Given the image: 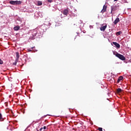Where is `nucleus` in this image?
Instances as JSON below:
<instances>
[{
	"mask_svg": "<svg viewBox=\"0 0 131 131\" xmlns=\"http://www.w3.org/2000/svg\"><path fill=\"white\" fill-rule=\"evenodd\" d=\"M120 21V19H119V18H117L115 21H114V24L115 25H116L117 24V23H118Z\"/></svg>",
	"mask_w": 131,
	"mask_h": 131,
	"instance_id": "6",
	"label": "nucleus"
},
{
	"mask_svg": "<svg viewBox=\"0 0 131 131\" xmlns=\"http://www.w3.org/2000/svg\"><path fill=\"white\" fill-rule=\"evenodd\" d=\"M123 79V77L122 76L119 77L117 83H119V82H120L121 80H122Z\"/></svg>",
	"mask_w": 131,
	"mask_h": 131,
	"instance_id": "9",
	"label": "nucleus"
},
{
	"mask_svg": "<svg viewBox=\"0 0 131 131\" xmlns=\"http://www.w3.org/2000/svg\"><path fill=\"white\" fill-rule=\"evenodd\" d=\"M32 51V50H30V49H29V50H28V51H29V52H31Z\"/></svg>",
	"mask_w": 131,
	"mask_h": 131,
	"instance_id": "23",
	"label": "nucleus"
},
{
	"mask_svg": "<svg viewBox=\"0 0 131 131\" xmlns=\"http://www.w3.org/2000/svg\"><path fill=\"white\" fill-rule=\"evenodd\" d=\"M34 48H35L34 47H32L31 48V50H33V49H34Z\"/></svg>",
	"mask_w": 131,
	"mask_h": 131,
	"instance_id": "24",
	"label": "nucleus"
},
{
	"mask_svg": "<svg viewBox=\"0 0 131 131\" xmlns=\"http://www.w3.org/2000/svg\"><path fill=\"white\" fill-rule=\"evenodd\" d=\"M98 130L99 131H103V128H102V127L98 128Z\"/></svg>",
	"mask_w": 131,
	"mask_h": 131,
	"instance_id": "19",
	"label": "nucleus"
},
{
	"mask_svg": "<svg viewBox=\"0 0 131 131\" xmlns=\"http://www.w3.org/2000/svg\"><path fill=\"white\" fill-rule=\"evenodd\" d=\"M4 64V62L3 61V60H2V59L0 58V65H2Z\"/></svg>",
	"mask_w": 131,
	"mask_h": 131,
	"instance_id": "18",
	"label": "nucleus"
},
{
	"mask_svg": "<svg viewBox=\"0 0 131 131\" xmlns=\"http://www.w3.org/2000/svg\"><path fill=\"white\" fill-rule=\"evenodd\" d=\"M69 12V11H68V9H64L63 12V14L67 16V15H68Z\"/></svg>",
	"mask_w": 131,
	"mask_h": 131,
	"instance_id": "8",
	"label": "nucleus"
},
{
	"mask_svg": "<svg viewBox=\"0 0 131 131\" xmlns=\"http://www.w3.org/2000/svg\"><path fill=\"white\" fill-rule=\"evenodd\" d=\"M0 120L1 121H3V115L0 113Z\"/></svg>",
	"mask_w": 131,
	"mask_h": 131,
	"instance_id": "16",
	"label": "nucleus"
},
{
	"mask_svg": "<svg viewBox=\"0 0 131 131\" xmlns=\"http://www.w3.org/2000/svg\"><path fill=\"white\" fill-rule=\"evenodd\" d=\"M48 3H52V0H48Z\"/></svg>",
	"mask_w": 131,
	"mask_h": 131,
	"instance_id": "20",
	"label": "nucleus"
},
{
	"mask_svg": "<svg viewBox=\"0 0 131 131\" xmlns=\"http://www.w3.org/2000/svg\"><path fill=\"white\" fill-rule=\"evenodd\" d=\"M121 92H122V90H121L120 88H119L117 90V93H118V94L121 93Z\"/></svg>",
	"mask_w": 131,
	"mask_h": 131,
	"instance_id": "12",
	"label": "nucleus"
},
{
	"mask_svg": "<svg viewBox=\"0 0 131 131\" xmlns=\"http://www.w3.org/2000/svg\"><path fill=\"white\" fill-rule=\"evenodd\" d=\"M9 4L10 5H13L14 6L16 5H21L22 4V2L21 1H10L9 2Z\"/></svg>",
	"mask_w": 131,
	"mask_h": 131,
	"instance_id": "2",
	"label": "nucleus"
},
{
	"mask_svg": "<svg viewBox=\"0 0 131 131\" xmlns=\"http://www.w3.org/2000/svg\"><path fill=\"white\" fill-rule=\"evenodd\" d=\"M117 58L120 59V60H122V61H125V57H124V56H123L120 54H117Z\"/></svg>",
	"mask_w": 131,
	"mask_h": 131,
	"instance_id": "3",
	"label": "nucleus"
},
{
	"mask_svg": "<svg viewBox=\"0 0 131 131\" xmlns=\"http://www.w3.org/2000/svg\"><path fill=\"white\" fill-rule=\"evenodd\" d=\"M107 11V6L106 5H104L103 7L102 10L101 11V13L103 14V13H105V12Z\"/></svg>",
	"mask_w": 131,
	"mask_h": 131,
	"instance_id": "4",
	"label": "nucleus"
},
{
	"mask_svg": "<svg viewBox=\"0 0 131 131\" xmlns=\"http://www.w3.org/2000/svg\"><path fill=\"white\" fill-rule=\"evenodd\" d=\"M111 14H112L113 12H115V11H116L119 9V6H112L111 7Z\"/></svg>",
	"mask_w": 131,
	"mask_h": 131,
	"instance_id": "1",
	"label": "nucleus"
},
{
	"mask_svg": "<svg viewBox=\"0 0 131 131\" xmlns=\"http://www.w3.org/2000/svg\"><path fill=\"white\" fill-rule=\"evenodd\" d=\"M19 29H20V27L19 26H16L14 28V30H15V31H18Z\"/></svg>",
	"mask_w": 131,
	"mask_h": 131,
	"instance_id": "11",
	"label": "nucleus"
},
{
	"mask_svg": "<svg viewBox=\"0 0 131 131\" xmlns=\"http://www.w3.org/2000/svg\"><path fill=\"white\" fill-rule=\"evenodd\" d=\"M41 5H42V3H41V2H38V6H41Z\"/></svg>",
	"mask_w": 131,
	"mask_h": 131,
	"instance_id": "17",
	"label": "nucleus"
},
{
	"mask_svg": "<svg viewBox=\"0 0 131 131\" xmlns=\"http://www.w3.org/2000/svg\"><path fill=\"white\" fill-rule=\"evenodd\" d=\"M113 44H114V46H115V47H116V48H117L118 49H119V48H120V45L116 42H113Z\"/></svg>",
	"mask_w": 131,
	"mask_h": 131,
	"instance_id": "5",
	"label": "nucleus"
},
{
	"mask_svg": "<svg viewBox=\"0 0 131 131\" xmlns=\"http://www.w3.org/2000/svg\"><path fill=\"white\" fill-rule=\"evenodd\" d=\"M42 129H43V128H42V127H41V128H40V131L42 130Z\"/></svg>",
	"mask_w": 131,
	"mask_h": 131,
	"instance_id": "22",
	"label": "nucleus"
},
{
	"mask_svg": "<svg viewBox=\"0 0 131 131\" xmlns=\"http://www.w3.org/2000/svg\"><path fill=\"white\" fill-rule=\"evenodd\" d=\"M43 129H47V127L46 126H44L43 127H42Z\"/></svg>",
	"mask_w": 131,
	"mask_h": 131,
	"instance_id": "21",
	"label": "nucleus"
},
{
	"mask_svg": "<svg viewBox=\"0 0 131 131\" xmlns=\"http://www.w3.org/2000/svg\"><path fill=\"white\" fill-rule=\"evenodd\" d=\"M121 33H122V31H119L116 32V34L117 35V36H118L119 35H120L121 34Z\"/></svg>",
	"mask_w": 131,
	"mask_h": 131,
	"instance_id": "13",
	"label": "nucleus"
},
{
	"mask_svg": "<svg viewBox=\"0 0 131 131\" xmlns=\"http://www.w3.org/2000/svg\"><path fill=\"white\" fill-rule=\"evenodd\" d=\"M130 62H131V61Z\"/></svg>",
	"mask_w": 131,
	"mask_h": 131,
	"instance_id": "26",
	"label": "nucleus"
},
{
	"mask_svg": "<svg viewBox=\"0 0 131 131\" xmlns=\"http://www.w3.org/2000/svg\"><path fill=\"white\" fill-rule=\"evenodd\" d=\"M118 0H114V2H117Z\"/></svg>",
	"mask_w": 131,
	"mask_h": 131,
	"instance_id": "25",
	"label": "nucleus"
},
{
	"mask_svg": "<svg viewBox=\"0 0 131 131\" xmlns=\"http://www.w3.org/2000/svg\"><path fill=\"white\" fill-rule=\"evenodd\" d=\"M113 54H114V55H115V56H116V57H117V54H119V53H117V52H116V51H114V52H113Z\"/></svg>",
	"mask_w": 131,
	"mask_h": 131,
	"instance_id": "15",
	"label": "nucleus"
},
{
	"mask_svg": "<svg viewBox=\"0 0 131 131\" xmlns=\"http://www.w3.org/2000/svg\"><path fill=\"white\" fill-rule=\"evenodd\" d=\"M17 62H18V60H17V59H15V62L13 63V65H14L15 66H16V65H17Z\"/></svg>",
	"mask_w": 131,
	"mask_h": 131,
	"instance_id": "14",
	"label": "nucleus"
},
{
	"mask_svg": "<svg viewBox=\"0 0 131 131\" xmlns=\"http://www.w3.org/2000/svg\"><path fill=\"white\" fill-rule=\"evenodd\" d=\"M16 58L15 60L16 61H19V58H20V55H19V52H16Z\"/></svg>",
	"mask_w": 131,
	"mask_h": 131,
	"instance_id": "10",
	"label": "nucleus"
},
{
	"mask_svg": "<svg viewBox=\"0 0 131 131\" xmlns=\"http://www.w3.org/2000/svg\"><path fill=\"white\" fill-rule=\"evenodd\" d=\"M106 28H107V25H105L104 26H103L100 28L101 31H105L106 30Z\"/></svg>",
	"mask_w": 131,
	"mask_h": 131,
	"instance_id": "7",
	"label": "nucleus"
}]
</instances>
